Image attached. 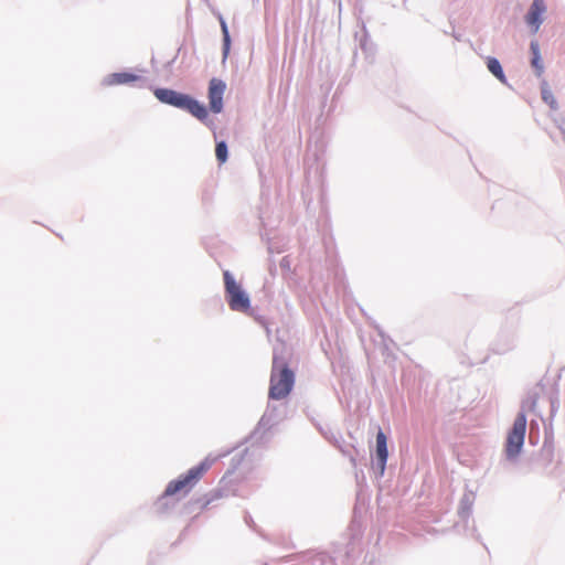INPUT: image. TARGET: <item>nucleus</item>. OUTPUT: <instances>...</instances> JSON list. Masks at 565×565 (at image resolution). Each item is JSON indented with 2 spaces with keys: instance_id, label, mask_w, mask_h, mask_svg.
<instances>
[{
  "instance_id": "nucleus-3",
  "label": "nucleus",
  "mask_w": 565,
  "mask_h": 565,
  "mask_svg": "<svg viewBox=\"0 0 565 565\" xmlns=\"http://www.w3.org/2000/svg\"><path fill=\"white\" fill-rule=\"evenodd\" d=\"M295 374L285 362L274 359L270 374L269 397L273 399L285 398L292 390Z\"/></svg>"
},
{
  "instance_id": "nucleus-7",
  "label": "nucleus",
  "mask_w": 565,
  "mask_h": 565,
  "mask_svg": "<svg viewBox=\"0 0 565 565\" xmlns=\"http://www.w3.org/2000/svg\"><path fill=\"white\" fill-rule=\"evenodd\" d=\"M545 12L546 6L544 0H533L530 10L525 15V21L531 28H533L534 33L539 31Z\"/></svg>"
},
{
  "instance_id": "nucleus-14",
  "label": "nucleus",
  "mask_w": 565,
  "mask_h": 565,
  "mask_svg": "<svg viewBox=\"0 0 565 565\" xmlns=\"http://www.w3.org/2000/svg\"><path fill=\"white\" fill-rule=\"evenodd\" d=\"M542 95H543V99L546 103H548L552 107L555 106V99L548 89H543Z\"/></svg>"
},
{
  "instance_id": "nucleus-4",
  "label": "nucleus",
  "mask_w": 565,
  "mask_h": 565,
  "mask_svg": "<svg viewBox=\"0 0 565 565\" xmlns=\"http://www.w3.org/2000/svg\"><path fill=\"white\" fill-rule=\"evenodd\" d=\"M526 431V416L524 412L516 415L512 428L509 430L505 441V456L514 459L521 452Z\"/></svg>"
},
{
  "instance_id": "nucleus-15",
  "label": "nucleus",
  "mask_w": 565,
  "mask_h": 565,
  "mask_svg": "<svg viewBox=\"0 0 565 565\" xmlns=\"http://www.w3.org/2000/svg\"><path fill=\"white\" fill-rule=\"evenodd\" d=\"M537 394H534L529 399L524 402V407L526 406L530 411H534L536 402H537Z\"/></svg>"
},
{
  "instance_id": "nucleus-1",
  "label": "nucleus",
  "mask_w": 565,
  "mask_h": 565,
  "mask_svg": "<svg viewBox=\"0 0 565 565\" xmlns=\"http://www.w3.org/2000/svg\"><path fill=\"white\" fill-rule=\"evenodd\" d=\"M153 94L161 103L186 110L201 121H205L207 119V110L205 106L186 94L169 88H156Z\"/></svg>"
},
{
  "instance_id": "nucleus-2",
  "label": "nucleus",
  "mask_w": 565,
  "mask_h": 565,
  "mask_svg": "<svg viewBox=\"0 0 565 565\" xmlns=\"http://www.w3.org/2000/svg\"><path fill=\"white\" fill-rule=\"evenodd\" d=\"M215 462V458L206 457L198 466L190 468L185 473L170 481L164 490L166 497L175 494H188L200 479L210 470Z\"/></svg>"
},
{
  "instance_id": "nucleus-13",
  "label": "nucleus",
  "mask_w": 565,
  "mask_h": 565,
  "mask_svg": "<svg viewBox=\"0 0 565 565\" xmlns=\"http://www.w3.org/2000/svg\"><path fill=\"white\" fill-rule=\"evenodd\" d=\"M222 32H223V41H224V53L226 54L230 49V34L227 30L226 23L221 21Z\"/></svg>"
},
{
  "instance_id": "nucleus-6",
  "label": "nucleus",
  "mask_w": 565,
  "mask_h": 565,
  "mask_svg": "<svg viewBox=\"0 0 565 565\" xmlns=\"http://www.w3.org/2000/svg\"><path fill=\"white\" fill-rule=\"evenodd\" d=\"M226 89V84L220 78H212L209 83V104L210 109L218 114L223 109V96Z\"/></svg>"
},
{
  "instance_id": "nucleus-11",
  "label": "nucleus",
  "mask_w": 565,
  "mask_h": 565,
  "mask_svg": "<svg viewBox=\"0 0 565 565\" xmlns=\"http://www.w3.org/2000/svg\"><path fill=\"white\" fill-rule=\"evenodd\" d=\"M531 51H532V66L536 70V73L537 75H541L543 73V63H542V60H541V54H540V46H539V43L533 41L531 43Z\"/></svg>"
},
{
  "instance_id": "nucleus-10",
  "label": "nucleus",
  "mask_w": 565,
  "mask_h": 565,
  "mask_svg": "<svg viewBox=\"0 0 565 565\" xmlns=\"http://www.w3.org/2000/svg\"><path fill=\"white\" fill-rule=\"evenodd\" d=\"M488 70L502 83H505L507 78L502 71L500 62L494 57H489L487 61Z\"/></svg>"
},
{
  "instance_id": "nucleus-9",
  "label": "nucleus",
  "mask_w": 565,
  "mask_h": 565,
  "mask_svg": "<svg viewBox=\"0 0 565 565\" xmlns=\"http://www.w3.org/2000/svg\"><path fill=\"white\" fill-rule=\"evenodd\" d=\"M139 79V76L128 72L109 74L105 79L106 86L127 85Z\"/></svg>"
},
{
  "instance_id": "nucleus-8",
  "label": "nucleus",
  "mask_w": 565,
  "mask_h": 565,
  "mask_svg": "<svg viewBox=\"0 0 565 565\" xmlns=\"http://www.w3.org/2000/svg\"><path fill=\"white\" fill-rule=\"evenodd\" d=\"M387 457V438L382 430H379L376 434V458L381 473L385 470Z\"/></svg>"
},
{
  "instance_id": "nucleus-5",
  "label": "nucleus",
  "mask_w": 565,
  "mask_h": 565,
  "mask_svg": "<svg viewBox=\"0 0 565 565\" xmlns=\"http://www.w3.org/2000/svg\"><path fill=\"white\" fill-rule=\"evenodd\" d=\"M224 287L227 296V302L232 310L246 312L250 308L248 296L243 291L241 286L235 281L228 270L223 273Z\"/></svg>"
},
{
  "instance_id": "nucleus-12",
  "label": "nucleus",
  "mask_w": 565,
  "mask_h": 565,
  "mask_svg": "<svg viewBox=\"0 0 565 565\" xmlns=\"http://www.w3.org/2000/svg\"><path fill=\"white\" fill-rule=\"evenodd\" d=\"M215 156L220 163H224L227 160V146L224 141L216 143Z\"/></svg>"
}]
</instances>
